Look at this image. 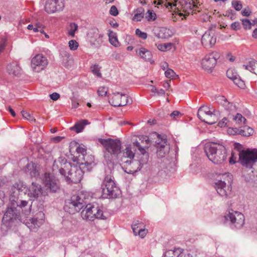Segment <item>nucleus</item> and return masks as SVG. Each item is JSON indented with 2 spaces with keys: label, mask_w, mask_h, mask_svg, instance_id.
Segmentation results:
<instances>
[{
  "label": "nucleus",
  "mask_w": 257,
  "mask_h": 257,
  "mask_svg": "<svg viewBox=\"0 0 257 257\" xmlns=\"http://www.w3.org/2000/svg\"><path fill=\"white\" fill-rule=\"evenodd\" d=\"M7 41V38L5 37L0 38V53H2L5 49Z\"/></svg>",
  "instance_id": "49"
},
{
  "label": "nucleus",
  "mask_w": 257,
  "mask_h": 257,
  "mask_svg": "<svg viewBox=\"0 0 257 257\" xmlns=\"http://www.w3.org/2000/svg\"><path fill=\"white\" fill-rule=\"evenodd\" d=\"M134 16L133 20L136 22H140L144 17L145 10L142 8H139L134 11Z\"/></svg>",
  "instance_id": "35"
},
{
  "label": "nucleus",
  "mask_w": 257,
  "mask_h": 257,
  "mask_svg": "<svg viewBox=\"0 0 257 257\" xmlns=\"http://www.w3.org/2000/svg\"><path fill=\"white\" fill-rule=\"evenodd\" d=\"M232 120L235 122V124L239 127L245 124L246 120L242 116L241 113H236L235 115L232 116Z\"/></svg>",
  "instance_id": "34"
},
{
  "label": "nucleus",
  "mask_w": 257,
  "mask_h": 257,
  "mask_svg": "<svg viewBox=\"0 0 257 257\" xmlns=\"http://www.w3.org/2000/svg\"><path fill=\"white\" fill-rule=\"evenodd\" d=\"M227 133L230 135L239 134V128L229 127L227 130Z\"/></svg>",
  "instance_id": "55"
},
{
  "label": "nucleus",
  "mask_w": 257,
  "mask_h": 257,
  "mask_svg": "<svg viewBox=\"0 0 257 257\" xmlns=\"http://www.w3.org/2000/svg\"><path fill=\"white\" fill-rule=\"evenodd\" d=\"M165 74L166 77L172 79L174 78L175 73L172 69L168 68L165 72Z\"/></svg>",
  "instance_id": "50"
},
{
  "label": "nucleus",
  "mask_w": 257,
  "mask_h": 257,
  "mask_svg": "<svg viewBox=\"0 0 257 257\" xmlns=\"http://www.w3.org/2000/svg\"><path fill=\"white\" fill-rule=\"evenodd\" d=\"M27 191L28 195L31 200L37 199L42 193L41 185L35 182H32Z\"/></svg>",
  "instance_id": "22"
},
{
  "label": "nucleus",
  "mask_w": 257,
  "mask_h": 257,
  "mask_svg": "<svg viewBox=\"0 0 257 257\" xmlns=\"http://www.w3.org/2000/svg\"><path fill=\"white\" fill-rule=\"evenodd\" d=\"M64 7V0H47L45 10L49 14L63 10Z\"/></svg>",
  "instance_id": "19"
},
{
  "label": "nucleus",
  "mask_w": 257,
  "mask_h": 257,
  "mask_svg": "<svg viewBox=\"0 0 257 257\" xmlns=\"http://www.w3.org/2000/svg\"><path fill=\"white\" fill-rule=\"evenodd\" d=\"M205 152L209 160L215 164H221L226 159L225 148L219 144L212 143L206 145Z\"/></svg>",
  "instance_id": "4"
},
{
  "label": "nucleus",
  "mask_w": 257,
  "mask_h": 257,
  "mask_svg": "<svg viewBox=\"0 0 257 257\" xmlns=\"http://www.w3.org/2000/svg\"><path fill=\"white\" fill-rule=\"evenodd\" d=\"M78 25L75 23H71L68 28V35L74 37L76 31L78 30Z\"/></svg>",
  "instance_id": "41"
},
{
  "label": "nucleus",
  "mask_w": 257,
  "mask_h": 257,
  "mask_svg": "<svg viewBox=\"0 0 257 257\" xmlns=\"http://www.w3.org/2000/svg\"><path fill=\"white\" fill-rule=\"evenodd\" d=\"M98 141L108 153L117 157L121 149V142L119 140L99 139Z\"/></svg>",
  "instance_id": "11"
},
{
  "label": "nucleus",
  "mask_w": 257,
  "mask_h": 257,
  "mask_svg": "<svg viewBox=\"0 0 257 257\" xmlns=\"http://www.w3.org/2000/svg\"><path fill=\"white\" fill-rule=\"evenodd\" d=\"M133 144L138 148L145 158L146 160H148L149 158V155L146 152L145 149L140 146V143L138 141H136L133 142Z\"/></svg>",
  "instance_id": "45"
},
{
  "label": "nucleus",
  "mask_w": 257,
  "mask_h": 257,
  "mask_svg": "<svg viewBox=\"0 0 257 257\" xmlns=\"http://www.w3.org/2000/svg\"><path fill=\"white\" fill-rule=\"evenodd\" d=\"M81 159H82V160L79 163V166L81 168L84 170L85 172L90 171L95 166L93 156L89 155H83Z\"/></svg>",
  "instance_id": "21"
},
{
  "label": "nucleus",
  "mask_w": 257,
  "mask_h": 257,
  "mask_svg": "<svg viewBox=\"0 0 257 257\" xmlns=\"http://www.w3.org/2000/svg\"><path fill=\"white\" fill-rule=\"evenodd\" d=\"M197 115L201 121L209 124L215 123L218 120L216 113H197Z\"/></svg>",
  "instance_id": "26"
},
{
  "label": "nucleus",
  "mask_w": 257,
  "mask_h": 257,
  "mask_svg": "<svg viewBox=\"0 0 257 257\" xmlns=\"http://www.w3.org/2000/svg\"><path fill=\"white\" fill-rule=\"evenodd\" d=\"M226 58L228 61L231 62H233L235 59V57L234 56H233L230 53H227L226 55Z\"/></svg>",
  "instance_id": "64"
},
{
  "label": "nucleus",
  "mask_w": 257,
  "mask_h": 257,
  "mask_svg": "<svg viewBox=\"0 0 257 257\" xmlns=\"http://www.w3.org/2000/svg\"><path fill=\"white\" fill-rule=\"evenodd\" d=\"M145 18L149 21H153L156 19V14L153 11L149 10L146 13Z\"/></svg>",
  "instance_id": "46"
},
{
  "label": "nucleus",
  "mask_w": 257,
  "mask_h": 257,
  "mask_svg": "<svg viewBox=\"0 0 257 257\" xmlns=\"http://www.w3.org/2000/svg\"><path fill=\"white\" fill-rule=\"evenodd\" d=\"M50 97L51 99H52V100H57L59 98L60 95L58 93L54 92L52 94L50 95Z\"/></svg>",
  "instance_id": "63"
},
{
  "label": "nucleus",
  "mask_w": 257,
  "mask_h": 257,
  "mask_svg": "<svg viewBox=\"0 0 257 257\" xmlns=\"http://www.w3.org/2000/svg\"><path fill=\"white\" fill-rule=\"evenodd\" d=\"M7 71L9 74L18 76L21 74V68L17 62H13L8 65Z\"/></svg>",
  "instance_id": "27"
},
{
  "label": "nucleus",
  "mask_w": 257,
  "mask_h": 257,
  "mask_svg": "<svg viewBox=\"0 0 257 257\" xmlns=\"http://www.w3.org/2000/svg\"><path fill=\"white\" fill-rule=\"evenodd\" d=\"M15 200H16V201L18 202L19 206L18 207V209H20V211H21V209H22V207H25L26 206H27V205L28 204V202H27L26 201H25V200H19V201L18 198H17L16 199H15Z\"/></svg>",
  "instance_id": "54"
},
{
  "label": "nucleus",
  "mask_w": 257,
  "mask_h": 257,
  "mask_svg": "<svg viewBox=\"0 0 257 257\" xmlns=\"http://www.w3.org/2000/svg\"><path fill=\"white\" fill-rule=\"evenodd\" d=\"M102 194L104 198H117L120 193V190L115 184L111 175H106L101 184Z\"/></svg>",
  "instance_id": "8"
},
{
  "label": "nucleus",
  "mask_w": 257,
  "mask_h": 257,
  "mask_svg": "<svg viewBox=\"0 0 257 257\" xmlns=\"http://www.w3.org/2000/svg\"><path fill=\"white\" fill-rule=\"evenodd\" d=\"M226 76L239 88H244L245 87L244 82L240 78L235 70L232 69H228L226 71Z\"/></svg>",
  "instance_id": "23"
},
{
  "label": "nucleus",
  "mask_w": 257,
  "mask_h": 257,
  "mask_svg": "<svg viewBox=\"0 0 257 257\" xmlns=\"http://www.w3.org/2000/svg\"><path fill=\"white\" fill-rule=\"evenodd\" d=\"M147 233V230H146L145 229L140 228L138 230L137 234L140 236L142 238H143L146 235Z\"/></svg>",
  "instance_id": "60"
},
{
  "label": "nucleus",
  "mask_w": 257,
  "mask_h": 257,
  "mask_svg": "<svg viewBox=\"0 0 257 257\" xmlns=\"http://www.w3.org/2000/svg\"><path fill=\"white\" fill-rule=\"evenodd\" d=\"M8 183V181L6 177H0V188L4 187L5 185L7 186V183Z\"/></svg>",
  "instance_id": "58"
},
{
  "label": "nucleus",
  "mask_w": 257,
  "mask_h": 257,
  "mask_svg": "<svg viewBox=\"0 0 257 257\" xmlns=\"http://www.w3.org/2000/svg\"><path fill=\"white\" fill-rule=\"evenodd\" d=\"M239 128V135L245 137H249L253 134V130L252 128L243 125L242 127Z\"/></svg>",
  "instance_id": "37"
},
{
  "label": "nucleus",
  "mask_w": 257,
  "mask_h": 257,
  "mask_svg": "<svg viewBox=\"0 0 257 257\" xmlns=\"http://www.w3.org/2000/svg\"><path fill=\"white\" fill-rule=\"evenodd\" d=\"M136 34L140 38L145 40L147 38V34L141 31L140 29H137L136 30Z\"/></svg>",
  "instance_id": "53"
},
{
  "label": "nucleus",
  "mask_w": 257,
  "mask_h": 257,
  "mask_svg": "<svg viewBox=\"0 0 257 257\" xmlns=\"http://www.w3.org/2000/svg\"><path fill=\"white\" fill-rule=\"evenodd\" d=\"M136 53L142 59L147 61H151L152 54L150 51L144 47H141L136 50Z\"/></svg>",
  "instance_id": "28"
},
{
  "label": "nucleus",
  "mask_w": 257,
  "mask_h": 257,
  "mask_svg": "<svg viewBox=\"0 0 257 257\" xmlns=\"http://www.w3.org/2000/svg\"><path fill=\"white\" fill-rule=\"evenodd\" d=\"M48 64V59L42 54L36 55L31 60V67L33 70L36 72H39L44 70Z\"/></svg>",
  "instance_id": "13"
},
{
  "label": "nucleus",
  "mask_w": 257,
  "mask_h": 257,
  "mask_svg": "<svg viewBox=\"0 0 257 257\" xmlns=\"http://www.w3.org/2000/svg\"><path fill=\"white\" fill-rule=\"evenodd\" d=\"M230 27L232 29L234 30H239L240 28V24L237 22H235L231 24Z\"/></svg>",
  "instance_id": "61"
},
{
  "label": "nucleus",
  "mask_w": 257,
  "mask_h": 257,
  "mask_svg": "<svg viewBox=\"0 0 257 257\" xmlns=\"http://www.w3.org/2000/svg\"><path fill=\"white\" fill-rule=\"evenodd\" d=\"M108 37L110 44L115 47L117 46L118 42L115 33L111 31H109Z\"/></svg>",
  "instance_id": "42"
},
{
  "label": "nucleus",
  "mask_w": 257,
  "mask_h": 257,
  "mask_svg": "<svg viewBox=\"0 0 257 257\" xmlns=\"http://www.w3.org/2000/svg\"><path fill=\"white\" fill-rule=\"evenodd\" d=\"M242 25L245 29L251 28V23L247 19H243L242 21Z\"/></svg>",
  "instance_id": "57"
},
{
  "label": "nucleus",
  "mask_w": 257,
  "mask_h": 257,
  "mask_svg": "<svg viewBox=\"0 0 257 257\" xmlns=\"http://www.w3.org/2000/svg\"><path fill=\"white\" fill-rule=\"evenodd\" d=\"M135 157V153L132 150V148L130 146L126 147L122 151H120L117 156V158L121 163V165L128 162L129 160L134 159Z\"/></svg>",
  "instance_id": "20"
},
{
  "label": "nucleus",
  "mask_w": 257,
  "mask_h": 257,
  "mask_svg": "<svg viewBox=\"0 0 257 257\" xmlns=\"http://www.w3.org/2000/svg\"><path fill=\"white\" fill-rule=\"evenodd\" d=\"M232 176L229 174H224L216 180L215 188L217 192L222 197L226 198L231 195Z\"/></svg>",
  "instance_id": "6"
},
{
  "label": "nucleus",
  "mask_w": 257,
  "mask_h": 257,
  "mask_svg": "<svg viewBox=\"0 0 257 257\" xmlns=\"http://www.w3.org/2000/svg\"><path fill=\"white\" fill-rule=\"evenodd\" d=\"M25 172L29 174L32 177H37L39 175L38 169L36 165L32 163H28L25 168Z\"/></svg>",
  "instance_id": "30"
},
{
  "label": "nucleus",
  "mask_w": 257,
  "mask_h": 257,
  "mask_svg": "<svg viewBox=\"0 0 257 257\" xmlns=\"http://www.w3.org/2000/svg\"><path fill=\"white\" fill-rule=\"evenodd\" d=\"M198 112H216L214 107L210 104H203L198 109Z\"/></svg>",
  "instance_id": "39"
},
{
  "label": "nucleus",
  "mask_w": 257,
  "mask_h": 257,
  "mask_svg": "<svg viewBox=\"0 0 257 257\" xmlns=\"http://www.w3.org/2000/svg\"><path fill=\"white\" fill-rule=\"evenodd\" d=\"M239 159L240 164L244 167L251 169L257 162V149L241 150L239 152Z\"/></svg>",
  "instance_id": "9"
},
{
  "label": "nucleus",
  "mask_w": 257,
  "mask_h": 257,
  "mask_svg": "<svg viewBox=\"0 0 257 257\" xmlns=\"http://www.w3.org/2000/svg\"><path fill=\"white\" fill-rule=\"evenodd\" d=\"M42 218L40 219L38 218H32L30 219L29 222H26V225L30 228V230H35L39 227L43 223Z\"/></svg>",
  "instance_id": "32"
},
{
  "label": "nucleus",
  "mask_w": 257,
  "mask_h": 257,
  "mask_svg": "<svg viewBox=\"0 0 257 257\" xmlns=\"http://www.w3.org/2000/svg\"><path fill=\"white\" fill-rule=\"evenodd\" d=\"M171 9L177 10L180 16L186 18V16L193 13L200 11L199 6L201 4L197 0H177L173 3H169Z\"/></svg>",
  "instance_id": "3"
},
{
  "label": "nucleus",
  "mask_w": 257,
  "mask_h": 257,
  "mask_svg": "<svg viewBox=\"0 0 257 257\" xmlns=\"http://www.w3.org/2000/svg\"><path fill=\"white\" fill-rule=\"evenodd\" d=\"M109 14L113 16H116L118 14V10L115 6H112L110 9Z\"/></svg>",
  "instance_id": "56"
},
{
  "label": "nucleus",
  "mask_w": 257,
  "mask_h": 257,
  "mask_svg": "<svg viewBox=\"0 0 257 257\" xmlns=\"http://www.w3.org/2000/svg\"><path fill=\"white\" fill-rule=\"evenodd\" d=\"M18 202L15 199H12L8 205L2 219V228L6 229H10L16 226L20 222H22L20 210L18 209Z\"/></svg>",
  "instance_id": "2"
},
{
  "label": "nucleus",
  "mask_w": 257,
  "mask_h": 257,
  "mask_svg": "<svg viewBox=\"0 0 257 257\" xmlns=\"http://www.w3.org/2000/svg\"><path fill=\"white\" fill-rule=\"evenodd\" d=\"M243 67L257 75V61L252 59L249 61L247 65H243Z\"/></svg>",
  "instance_id": "36"
},
{
  "label": "nucleus",
  "mask_w": 257,
  "mask_h": 257,
  "mask_svg": "<svg viewBox=\"0 0 257 257\" xmlns=\"http://www.w3.org/2000/svg\"><path fill=\"white\" fill-rule=\"evenodd\" d=\"M228 122V119L226 117H224L221 121L218 122V125L220 127L225 126Z\"/></svg>",
  "instance_id": "59"
},
{
  "label": "nucleus",
  "mask_w": 257,
  "mask_h": 257,
  "mask_svg": "<svg viewBox=\"0 0 257 257\" xmlns=\"http://www.w3.org/2000/svg\"><path fill=\"white\" fill-rule=\"evenodd\" d=\"M219 100H220V103H222V105L223 107H224L226 111H229L230 112H233L236 111H240L236 106V105L228 102L224 96H220Z\"/></svg>",
  "instance_id": "29"
},
{
  "label": "nucleus",
  "mask_w": 257,
  "mask_h": 257,
  "mask_svg": "<svg viewBox=\"0 0 257 257\" xmlns=\"http://www.w3.org/2000/svg\"><path fill=\"white\" fill-rule=\"evenodd\" d=\"M148 160L144 161L143 163L137 160H129L128 162L122 166V168L125 172L127 174H133L140 170L144 164L147 162Z\"/></svg>",
  "instance_id": "16"
},
{
  "label": "nucleus",
  "mask_w": 257,
  "mask_h": 257,
  "mask_svg": "<svg viewBox=\"0 0 257 257\" xmlns=\"http://www.w3.org/2000/svg\"><path fill=\"white\" fill-rule=\"evenodd\" d=\"M220 58V54L217 52H212L205 56L202 59V67L206 70H211L215 66L217 60Z\"/></svg>",
  "instance_id": "12"
},
{
  "label": "nucleus",
  "mask_w": 257,
  "mask_h": 257,
  "mask_svg": "<svg viewBox=\"0 0 257 257\" xmlns=\"http://www.w3.org/2000/svg\"><path fill=\"white\" fill-rule=\"evenodd\" d=\"M92 31L94 36L93 37L91 36V37L94 40V42H96V43L98 44L101 43L102 42V38L103 35L99 33L97 29H93L92 30Z\"/></svg>",
  "instance_id": "38"
},
{
  "label": "nucleus",
  "mask_w": 257,
  "mask_h": 257,
  "mask_svg": "<svg viewBox=\"0 0 257 257\" xmlns=\"http://www.w3.org/2000/svg\"><path fill=\"white\" fill-rule=\"evenodd\" d=\"M109 103L114 106H122L129 103L128 96L119 92L113 93L109 99Z\"/></svg>",
  "instance_id": "18"
},
{
  "label": "nucleus",
  "mask_w": 257,
  "mask_h": 257,
  "mask_svg": "<svg viewBox=\"0 0 257 257\" xmlns=\"http://www.w3.org/2000/svg\"><path fill=\"white\" fill-rule=\"evenodd\" d=\"M52 170L54 174L59 173L63 176L67 182L75 184L81 180L85 173L80 166L72 165L64 157H59L54 161Z\"/></svg>",
  "instance_id": "1"
},
{
  "label": "nucleus",
  "mask_w": 257,
  "mask_h": 257,
  "mask_svg": "<svg viewBox=\"0 0 257 257\" xmlns=\"http://www.w3.org/2000/svg\"><path fill=\"white\" fill-rule=\"evenodd\" d=\"M163 257H192L189 253H186L181 248H175L174 249L166 250Z\"/></svg>",
  "instance_id": "25"
},
{
  "label": "nucleus",
  "mask_w": 257,
  "mask_h": 257,
  "mask_svg": "<svg viewBox=\"0 0 257 257\" xmlns=\"http://www.w3.org/2000/svg\"><path fill=\"white\" fill-rule=\"evenodd\" d=\"M76 152L80 154V155H79L78 157L80 158H81L83 157V155L85 156L86 154V150L84 149L83 147L79 146L76 148Z\"/></svg>",
  "instance_id": "51"
},
{
  "label": "nucleus",
  "mask_w": 257,
  "mask_h": 257,
  "mask_svg": "<svg viewBox=\"0 0 257 257\" xmlns=\"http://www.w3.org/2000/svg\"><path fill=\"white\" fill-rule=\"evenodd\" d=\"M107 88L103 86L99 87L97 90L98 94L101 96H105L107 93Z\"/></svg>",
  "instance_id": "52"
},
{
  "label": "nucleus",
  "mask_w": 257,
  "mask_h": 257,
  "mask_svg": "<svg viewBox=\"0 0 257 257\" xmlns=\"http://www.w3.org/2000/svg\"><path fill=\"white\" fill-rule=\"evenodd\" d=\"M89 122L86 119H82L77 121L75 124L70 128L71 130L74 131L76 133L81 132L84 129V126L88 124Z\"/></svg>",
  "instance_id": "33"
},
{
  "label": "nucleus",
  "mask_w": 257,
  "mask_h": 257,
  "mask_svg": "<svg viewBox=\"0 0 257 257\" xmlns=\"http://www.w3.org/2000/svg\"><path fill=\"white\" fill-rule=\"evenodd\" d=\"M158 141L157 142V154L159 158H164L169 152L170 146L167 143L166 136H158Z\"/></svg>",
  "instance_id": "15"
},
{
  "label": "nucleus",
  "mask_w": 257,
  "mask_h": 257,
  "mask_svg": "<svg viewBox=\"0 0 257 257\" xmlns=\"http://www.w3.org/2000/svg\"><path fill=\"white\" fill-rule=\"evenodd\" d=\"M69 47L71 50H75L78 47V43L74 40H70L69 42Z\"/></svg>",
  "instance_id": "48"
},
{
  "label": "nucleus",
  "mask_w": 257,
  "mask_h": 257,
  "mask_svg": "<svg viewBox=\"0 0 257 257\" xmlns=\"http://www.w3.org/2000/svg\"><path fill=\"white\" fill-rule=\"evenodd\" d=\"M85 196L82 192L73 195L65 202L64 209L69 214H74L80 211L86 204Z\"/></svg>",
  "instance_id": "5"
},
{
  "label": "nucleus",
  "mask_w": 257,
  "mask_h": 257,
  "mask_svg": "<svg viewBox=\"0 0 257 257\" xmlns=\"http://www.w3.org/2000/svg\"><path fill=\"white\" fill-rule=\"evenodd\" d=\"M132 228L134 234L136 235L138 232V230L141 228V227L139 225H137V224H133Z\"/></svg>",
  "instance_id": "62"
},
{
  "label": "nucleus",
  "mask_w": 257,
  "mask_h": 257,
  "mask_svg": "<svg viewBox=\"0 0 257 257\" xmlns=\"http://www.w3.org/2000/svg\"><path fill=\"white\" fill-rule=\"evenodd\" d=\"M216 42V37L215 31L212 28H210L202 35V44L206 48H210L215 44Z\"/></svg>",
  "instance_id": "17"
},
{
  "label": "nucleus",
  "mask_w": 257,
  "mask_h": 257,
  "mask_svg": "<svg viewBox=\"0 0 257 257\" xmlns=\"http://www.w3.org/2000/svg\"><path fill=\"white\" fill-rule=\"evenodd\" d=\"M101 67L98 64H94L91 66L90 69L92 73L97 77L101 78L102 74L100 72Z\"/></svg>",
  "instance_id": "43"
},
{
  "label": "nucleus",
  "mask_w": 257,
  "mask_h": 257,
  "mask_svg": "<svg viewBox=\"0 0 257 257\" xmlns=\"http://www.w3.org/2000/svg\"><path fill=\"white\" fill-rule=\"evenodd\" d=\"M232 6L234 8L236 11H240L242 8V5L240 1L237 0H233L231 3Z\"/></svg>",
  "instance_id": "47"
},
{
  "label": "nucleus",
  "mask_w": 257,
  "mask_h": 257,
  "mask_svg": "<svg viewBox=\"0 0 257 257\" xmlns=\"http://www.w3.org/2000/svg\"><path fill=\"white\" fill-rule=\"evenodd\" d=\"M156 36L160 39H168L173 35V32L170 29L165 28H160L158 33H155Z\"/></svg>",
  "instance_id": "31"
},
{
  "label": "nucleus",
  "mask_w": 257,
  "mask_h": 257,
  "mask_svg": "<svg viewBox=\"0 0 257 257\" xmlns=\"http://www.w3.org/2000/svg\"><path fill=\"white\" fill-rule=\"evenodd\" d=\"M173 44L167 43L164 44H159L157 45V48L161 51H166L170 50L172 49Z\"/></svg>",
  "instance_id": "44"
},
{
  "label": "nucleus",
  "mask_w": 257,
  "mask_h": 257,
  "mask_svg": "<svg viewBox=\"0 0 257 257\" xmlns=\"http://www.w3.org/2000/svg\"><path fill=\"white\" fill-rule=\"evenodd\" d=\"M12 116L13 117H16L18 116V114H19L20 115H22L23 117L29 120L30 121H36V119L35 117L33 116V113H11Z\"/></svg>",
  "instance_id": "40"
},
{
  "label": "nucleus",
  "mask_w": 257,
  "mask_h": 257,
  "mask_svg": "<svg viewBox=\"0 0 257 257\" xmlns=\"http://www.w3.org/2000/svg\"><path fill=\"white\" fill-rule=\"evenodd\" d=\"M84 219L93 220L95 218L106 219L107 217L104 213L102 207L97 204H88L81 213Z\"/></svg>",
  "instance_id": "7"
},
{
  "label": "nucleus",
  "mask_w": 257,
  "mask_h": 257,
  "mask_svg": "<svg viewBox=\"0 0 257 257\" xmlns=\"http://www.w3.org/2000/svg\"><path fill=\"white\" fill-rule=\"evenodd\" d=\"M25 185L23 182L19 181L14 184L10 191V201L12 199H15L18 198L20 193L24 191L25 189Z\"/></svg>",
  "instance_id": "24"
},
{
  "label": "nucleus",
  "mask_w": 257,
  "mask_h": 257,
  "mask_svg": "<svg viewBox=\"0 0 257 257\" xmlns=\"http://www.w3.org/2000/svg\"><path fill=\"white\" fill-rule=\"evenodd\" d=\"M43 183L47 190L55 193L60 189V182L50 173H45L43 178Z\"/></svg>",
  "instance_id": "14"
},
{
  "label": "nucleus",
  "mask_w": 257,
  "mask_h": 257,
  "mask_svg": "<svg viewBox=\"0 0 257 257\" xmlns=\"http://www.w3.org/2000/svg\"><path fill=\"white\" fill-rule=\"evenodd\" d=\"M224 218L232 229H240L244 224L245 217L243 214L238 211H229Z\"/></svg>",
  "instance_id": "10"
}]
</instances>
